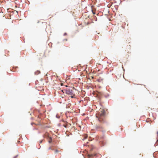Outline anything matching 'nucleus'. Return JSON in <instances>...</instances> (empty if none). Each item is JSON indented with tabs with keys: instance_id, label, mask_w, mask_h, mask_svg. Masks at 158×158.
<instances>
[{
	"instance_id": "2eb2a0df",
	"label": "nucleus",
	"mask_w": 158,
	"mask_h": 158,
	"mask_svg": "<svg viewBox=\"0 0 158 158\" xmlns=\"http://www.w3.org/2000/svg\"><path fill=\"white\" fill-rule=\"evenodd\" d=\"M67 35V33L66 32H65L63 34L64 36H66Z\"/></svg>"
},
{
	"instance_id": "9b49d317",
	"label": "nucleus",
	"mask_w": 158,
	"mask_h": 158,
	"mask_svg": "<svg viewBox=\"0 0 158 158\" xmlns=\"http://www.w3.org/2000/svg\"><path fill=\"white\" fill-rule=\"evenodd\" d=\"M94 19L95 21H97V19L96 16H94Z\"/></svg>"
},
{
	"instance_id": "1a4fd4ad",
	"label": "nucleus",
	"mask_w": 158,
	"mask_h": 158,
	"mask_svg": "<svg viewBox=\"0 0 158 158\" xmlns=\"http://www.w3.org/2000/svg\"><path fill=\"white\" fill-rule=\"evenodd\" d=\"M48 142L49 143H51L52 142V140H49Z\"/></svg>"
},
{
	"instance_id": "6e6552de",
	"label": "nucleus",
	"mask_w": 158,
	"mask_h": 158,
	"mask_svg": "<svg viewBox=\"0 0 158 158\" xmlns=\"http://www.w3.org/2000/svg\"><path fill=\"white\" fill-rule=\"evenodd\" d=\"M56 117L57 118H60V116L59 115H58V114H56Z\"/></svg>"
},
{
	"instance_id": "aec40b11",
	"label": "nucleus",
	"mask_w": 158,
	"mask_h": 158,
	"mask_svg": "<svg viewBox=\"0 0 158 158\" xmlns=\"http://www.w3.org/2000/svg\"><path fill=\"white\" fill-rule=\"evenodd\" d=\"M18 68V67H13V68Z\"/></svg>"
},
{
	"instance_id": "4be33fe9",
	"label": "nucleus",
	"mask_w": 158,
	"mask_h": 158,
	"mask_svg": "<svg viewBox=\"0 0 158 158\" xmlns=\"http://www.w3.org/2000/svg\"><path fill=\"white\" fill-rule=\"evenodd\" d=\"M60 125H60V123H59V124H58V126H60Z\"/></svg>"
},
{
	"instance_id": "9d476101",
	"label": "nucleus",
	"mask_w": 158,
	"mask_h": 158,
	"mask_svg": "<svg viewBox=\"0 0 158 158\" xmlns=\"http://www.w3.org/2000/svg\"><path fill=\"white\" fill-rule=\"evenodd\" d=\"M93 6H91V8H92V12L93 13V14H94V15H95L96 14V13L95 12H94L93 10V9H92V7H93Z\"/></svg>"
},
{
	"instance_id": "20e7f679",
	"label": "nucleus",
	"mask_w": 158,
	"mask_h": 158,
	"mask_svg": "<svg viewBox=\"0 0 158 158\" xmlns=\"http://www.w3.org/2000/svg\"><path fill=\"white\" fill-rule=\"evenodd\" d=\"M43 136L44 138H47L49 140H52V138L49 135L48 133H47V134L46 135H44Z\"/></svg>"
},
{
	"instance_id": "f03ea898",
	"label": "nucleus",
	"mask_w": 158,
	"mask_h": 158,
	"mask_svg": "<svg viewBox=\"0 0 158 158\" xmlns=\"http://www.w3.org/2000/svg\"><path fill=\"white\" fill-rule=\"evenodd\" d=\"M72 87H69L64 89L65 91V93L68 95H72L73 94V89H72Z\"/></svg>"
},
{
	"instance_id": "423d86ee",
	"label": "nucleus",
	"mask_w": 158,
	"mask_h": 158,
	"mask_svg": "<svg viewBox=\"0 0 158 158\" xmlns=\"http://www.w3.org/2000/svg\"><path fill=\"white\" fill-rule=\"evenodd\" d=\"M62 121L64 123V124L63 125L64 127L65 128H66L68 126V123L66 121H65L64 120H62Z\"/></svg>"
},
{
	"instance_id": "5701e85b",
	"label": "nucleus",
	"mask_w": 158,
	"mask_h": 158,
	"mask_svg": "<svg viewBox=\"0 0 158 158\" xmlns=\"http://www.w3.org/2000/svg\"><path fill=\"white\" fill-rule=\"evenodd\" d=\"M89 140L90 141H91V140H91V139H90Z\"/></svg>"
},
{
	"instance_id": "39448f33",
	"label": "nucleus",
	"mask_w": 158,
	"mask_h": 158,
	"mask_svg": "<svg viewBox=\"0 0 158 158\" xmlns=\"http://www.w3.org/2000/svg\"><path fill=\"white\" fill-rule=\"evenodd\" d=\"M96 129L97 131H101L102 129V127L100 126L96 125Z\"/></svg>"
},
{
	"instance_id": "a878e982",
	"label": "nucleus",
	"mask_w": 158,
	"mask_h": 158,
	"mask_svg": "<svg viewBox=\"0 0 158 158\" xmlns=\"http://www.w3.org/2000/svg\"><path fill=\"white\" fill-rule=\"evenodd\" d=\"M66 87H67V85H66Z\"/></svg>"
},
{
	"instance_id": "6ab92c4d",
	"label": "nucleus",
	"mask_w": 158,
	"mask_h": 158,
	"mask_svg": "<svg viewBox=\"0 0 158 158\" xmlns=\"http://www.w3.org/2000/svg\"><path fill=\"white\" fill-rule=\"evenodd\" d=\"M71 98H74V97L72 95L70 96Z\"/></svg>"
},
{
	"instance_id": "f257e3e1",
	"label": "nucleus",
	"mask_w": 158,
	"mask_h": 158,
	"mask_svg": "<svg viewBox=\"0 0 158 158\" xmlns=\"http://www.w3.org/2000/svg\"><path fill=\"white\" fill-rule=\"evenodd\" d=\"M106 111L104 109L102 110L101 111V113H99L96 115V117L98 118V121L101 123H103L105 122L104 117L106 115Z\"/></svg>"
},
{
	"instance_id": "cd10ccee",
	"label": "nucleus",
	"mask_w": 158,
	"mask_h": 158,
	"mask_svg": "<svg viewBox=\"0 0 158 158\" xmlns=\"http://www.w3.org/2000/svg\"><path fill=\"white\" fill-rule=\"evenodd\" d=\"M146 121L147 122H148L147 121V120H146Z\"/></svg>"
},
{
	"instance_id": "bb28decb",
	"label": "nucleus",
	"mask_w": 158,
	"mask_h": 158,
	"mask_svg": "<svg viewBox=\"0 0 158 158\" xmlns=\"http://www.w3.org/2000/svg\"><path fill=\"white\" fill-rule=\"evenodd\" d=\"M73 88H74V87L72 88V89H73Z\"/></svg>"
},
{
	"instance_id": "a211bd4d",
	"label": "nucleus",
	"mask_w": 158,
	"mask_h": 158,
	"mask_svg": "<svg viewBox=\"0 0 158 158\" xmlns=\"http://www.w3.org/2000/svg\"><path fill=\"white\" fill-rule=\"evenodd\" d=\"M43 140H40V143H42V142H43Z\"/></svg>"
},
{
	"instance_id": "f8f14e48",
	"label": "nucleus",
	"mask_w": 158,
	"mask_h": 158,
	"mask_svg": "<svg viewBox=\"0 0 158 158\" xmlns=\"http://www.w3.org/2000/svg\"><path fill=\"white\" fill-rule=\"evenodd\" d=\"M48 149L49 150V149H51L52 150H54V148H52L51 147H50L49 148H48Z\"/></svg>"
},
{
	"instance_id": "0eeeda50",
	"label": "nucleus",
	"mask_w": 158,
	"mask_h": 158,
	"mask_svg": "<svg viewBox=\"0 0 158 158\" xmlns=\"http://www.w3.org/2000/svg\"><path fill=\"white\" fill-rule=\"evenodd\" d=\"M40 73V72L39 70H37L35 72V75H37L39 74Z\"/></svg>"
},
{
	"instance_id": "393cba45",
	"label": "nucleus",
	"mask_w": 158,
	"mask_h": 158,
	"mask_svg": "<svg viewBox=\"0 0 158 158\" xmlns=\"http://www.w3.org/2000/svg\"><path fill=\"white\" fill-rule=\"evenodd\" d=\"M46 76H47V75H47V74H46Z\"/></svg>"
},
{
	"instance_id": "dca6fc26",
	"label": "nucleus",
	"mask_w": 158,
	"mask_h": 158,
	"mask_svg": "<svg viewBox=\"0 0 158 158\" xmlns=\"http://www.w3.org/2000/svg\"><path fill=\"white\" fill-rule=\"evenodd\" d=\"M65 134H66V135H67V136H69V134H68L67 133V132H65Z\"/></svg>"
},
{
	"instance_id": "f3484780",
	"label": "nucleus",
	"mask_w": 158,
	"mask_h": 158,
	"mask_svg": "<svg viewBox=\"0 0 158 158\" xmlns=\"http://www.w3.org/2000/svg\"><path fill=\"white\" fill-rule=\"evenodd\" d=\"M58 152H59V151L57 149H56L55 150V152L56 153Z\"/></svg>"
},
{
	"instance_id": "b1692460",
	"label": "nucleus",
	"mask_w": 158,
	"mask_h": 158,
	"mask_svg": "<svg viewBox=\"0 0 158 158\" xmlns=\"http://www.w3.org/2000/svg\"><path fill=\"white\" fill-rule=\"evenodd\" d=\"M64 40H67V39H65Z\"/></svg>"
},
{
	"instance_id": "4468645a",
	"label": "nucleus",
	"mask_w": 158,
	"mask_h": 158,
	"mask_svg": "<svg viewBox=\"0 0 158 158\" xmlns=\"http://www.w3.org/2000/svg\"><path fill=\"white\" fill-rule=\"evenodd\" d=\"M18 156V155H16L15 156H14L13 158H17Z\"/></svg>"
},
{
	"instance_id": "ddd939ff",
	"label": "nucleus",
	"mask_w": 158,
	"mask_h": 158,
	"mask_svg": "<svg viewBox=\"0 0 158 158\" xmlns=\"http://www.w3.org/2000/svg\"><path fill=\"white\" fill-rule=\"evenodd\" d=\"M109 94H108L107 95H105V96L106 98H107L109 96Z\"/></svg>"
},
{
	"instance_id": "412c9836",
	"label": "nucleus",
	"mask_w": 158,
	"mask_h": 158,
	"mask_svg": "<svg viewBox=\"0 0 158 158\" xmlns=\"http://www.w3.org/2000/svg\"><path fill=\"white\" fill-rule=\"evenodd\" d=\"M38 118H41V117L40 116H38Z\"/></svg>"
},
{
	"instance_id": "7ed1b4c3",
	"label": "nucleus",
	"mask_w": 158,
	"mask_h": 158,
	"mask_svg": "<svg viewBox=\"0 0 158 158\" xmlns=\"http://www.w3.org/2000/svg\"><path fill=\"white\" fill-rule=\"evenodd\" d=\"M94 95L99 99L101 98L102 96V93L98 91H96L95 92Z\"/></svg>"
}]
</instances>
